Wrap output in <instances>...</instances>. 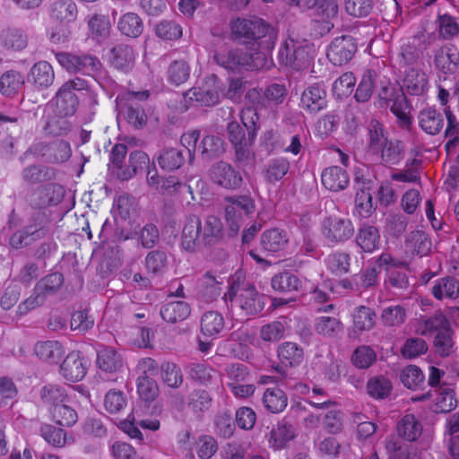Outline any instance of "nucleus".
<instances>
[{
	"mask_svg": "<svg viewBox=\"0 0 459 459\" xmlns=\"http://www.w3.org/2000/svg\"><path fill=\"white\" fill-rule=\"evenodd\" d=\"M210 57L215 65L231 73L268 69L272 65L271 58L264 51L247 53L225 43L218 45Z\"/></svg>",
	"mask_w": 459,
	"mask_h": 459,
	"instance_id": "obj_1",
	"label": "nucleus"
},
{
	"mask_svg": "<svg viewBox=\"0 0 459 459\" xmlns=\"http://www.w3.org/2000/svg\"><path fill=\"white\" fill-rule=\"evenodd\" d=\"M223 232L221 221L213 215L206 217L203 224L196 215L189 216L182 230L181 245L185 250L194 251L203 245L218 242Z\"/></svg>",
	"mask_w": 459,
	"mask_h": 459,
	"instance_id": "obj_2",
	"label": "nucleus"
},
{
	"mask_svg": "<svg viewBox=\"0 0 459 459\" xmlns=\"http://www.w3.org/2000/svg\"><path fill=\"white\" fill-rule=\"evenodd\" d=\"M230 29L237 39L257 42L259 51H264L267 55L273 48L277 38L273 27L260 18H238L231 22Z\"/></svg>",
	"mask_w": 459,
	"mask_h": 459,
	"instance_id": "obj_3",
	"label": "nucleus"
},
{
	"mask_svg": "<svg viewBox=\"0 0 459 459\" xmlns=\"http://www.w3.org/2000/svg\"><path fill=\"white\" fill-rule=\"evenodd\" d=\"M87 89V82L79 77L65 82L57 90L53 99L56 115L61 117L73 116L79 105V100L75 92Z\"/></svg>",
	"mask_w": 459,
	"mask_h": 459,
	"instance_id": "obj_4",
	"label": "nucleus"
},
{
	"mask_svg": "<svg viewBox=\"0 0 459 459\" xmlns=\"http://www.w3.org/2000/svg\"><path fill=\"white\" fill-rule=\"evenodd\" d=\"M149 91H127L117 97V105L120 114L126 121L135 128H142L147 123V115L144 109L137 102L146 100Z\"/></svg>",
	"mask_w": 459,
	"mask_h": 459,
	"instance_id": "obj_5",
	"label": "nucleus"
},
{
	"mask_svg": "<svg viewBox=\"0 0 459 459\" xmlns=\"http://www.w3.org/2000/svg\"><path fill=\"white\" fill-rule=\"evenodd\" d=\"M225 219L231 235H237L244 216L252 214L255 210L253 198L248 195L228 196L224 199Z\"/></svg>",
	"mask_w": 459,
	"mask_h": 459,
	"instance_id": "obj_6",
	"label": "nucleus"
},
{
	"mask_svg": "<svg viewBox=\"0 0 459 459\" xmlns=\"http://www.w3.org/2000/svg\"><path fill=\"white\" fill-rule=\"evenodd\" d=\"M56 58L68 73L95 75L100 72L102 67L97 56L87 53L59 52L56 54Z\"/></svg>",
	"mask_w": 459,
	"mask_h": 459,
	"instance_id": "obj_7",
	"label": "nucleus"
},
{
	"mask_svg": "<svg viewBox=\"0 0 459 459\" xmlns=\"http://www.w3.org/2000/svg\"><path fill=\"white\" fill-rule=\"evenodd\" d=\"M312 58L311 47L304 41L286 39L281 46L278 59L281 65L301 70L306 68Z\"/></svg>",
	"mask_w": 459,
	"mask_h": 459,
	"instance_id": "obj_8",
	"label": "nucleus"
},
{
	"mask_svg": "<svg viewBox=\"0 0 459 459\" xmlns=\"http://www.w3.org/2000/svg\"><path fill=\"white\" fill-rule=\"evenodd\" d=\"M322 234L328 243L340 244L353 236L354 227L348 218L329 216L323 222Z\"/></svg>",
	"mask_w": 459,
	"mask_h": 459,
	"instance_id": "obj_9",
	"label": "nucleus"
},
{
	"mask_svg": "<svg viewBox=\"0 0 459 459\" xmlns=\"http://www.w3.org/2000/svg\"><path fill=\"white\" fill-rule=\"evenodd\" d=\"M221 82L218 76H207L202 85L194 87L186 92V98L201 106L210 107L219 103Z\"/></svg>",
	"mask_w": 459,
	"mask_h": 459,
	"instance_id": "obj_10",
	"label": "nucleus"
},
{
	"mask_svg": "<svg viewBox=\"0 0 459 459\" xmlns=\"http://www.w3.org/2000/svg\"><path fill=\"white\" fill-rule=\"evenodd\" d=\"M229 299L231 307H238L245 315H255L264 309L263 296L260 295L254 285L239 289L236 293L230 292Z\"/></svg>",
	"mask_w": 459,
	"mask_h": 459,
	"instance_id": "obj_11",
	"label": "nucleus"
},
{
	"mask_svg": "<svg viewBox=\"0 0 459 459\" xmlns=\"http://www.w3.org/2000/svg\"><path fill=\"white\" fill-rule=\"evenodd\" d=\"M211 180L225 189L235 190L243 184L241 174L230 163L220 160L212 165L209 169Z\"/></svg>",
	"mask_w": 459,
	"mask_h": 459,
	"instance_id": "obj_12",
	"label": "nucleus"
},
{
	"mask_svg": "<svg viewBox=\"0 0 459 459\" xmlns=\"http://www.w3.org/2000/svg\"><path fill=\"white\" fill-rule=\"evenodd\" d=\"M357 52V42L351 36L335 38L327 48V58L334 65L349 63Z\"/></svg>",
	"mask_w": 459,
	"mask_h": 459,
	"instance_id": "obj_13",
	"label": "nucleus"
},
{
	"mask_svg": "<svg viewBox=\"0 0 459 459\" xmlns=\"http://www.w3.org/2000/svg\"><path fill=\"white\" fill-rule=\"evenodd\" d=\"M55 77L52 65L47 61H39L31 66L28 74V82L35 89L42 91L53 85Z\"/></svg>",
	"mask_w": 459,
	"mask_h": 459,
	"instance_id": "obj_14",
	"label": "nucleus"
},
{
	"mask_svg": "<svg viewBox=\"0 0 459 459\" xmlns=\"http://www.w3.org/2000/svg\"><path fill=\"white\" fill-rule=\"evenodd\" d=\"M422 52L410 41L401 45L399 51L393 56V66L403 73L405 69L416 67L421 59Z\"/></svg>",
	"mask_w": 459,
	"mask_h": 459,
	"instance_id": "obj_15",
	"label": "nucleus"
},
{
	"mask_svg": "<svg viewBox=\"0 0 459 459\" xmlns=\"http://www.w3.org/2000/svg\"><path fill=\"white\" fill-rule=\"evenodd\" d=\"M87 368L79 351L70 352L60 366L61 375L68 381L77 382L86 375Z\"/></svg>",
	"mask_w": 459,
	"mask_h": 459,
	"instance_id": "obj_16",
	"label": "nucleus"
},
{
	"mask_svg": "<svg viewBox=\"0 0 459 459\" xmlns=\"http://www.w3.org/2000/svg\"><path fill=\"white\" fill-rule=\"evenodd\" d=\"M421 421L411 413L403 416L396 424L397 437L409 443L417 441L422 435Z\"/></svg>",
	"mask_w": 459,
	"mask_h": 459,
	"instance_id": "obj_17",
	"label": "nucleus"
},
{
	"mask_svg": "<svg viewBox=\"0 0 459 459\" xmlns=\"http://www.w3.org/2000/svg\"><path fill=\"white\" fill-rule=\"evenodd\" d=\"M403 87L413 96L423 95L429 88L427 74L421 69L411 67L403 71Z\"/></svg>",
	"mask_w": 459,
	"mask_h": 459,
	"instance_id": "obj_18",
	"label": "nucleus"
},
{
	"mask_svg": "<svg viewBox=\"0 0 459 459\" xmlns=\"http://www.w3.org/2000/svg\"><path fill=\"white\" fill-rule=\"evenodd\" d=\"M449 325L446 316L441 312L437 311L431 316H422L418 319L415 325V333L421 336H432L437 334Z\"/></svg>",
	"mask_w": 459,
	"mask_h": 459,
	"instance_id": "obj_19",
	"label": "nucleus"
},
{
	"mask_svg": "<svg viewBox=\"0 0 459 459\" xmlns=\"http://www.w3.org/2000/svg\"><path fill=\"white\" fill-rule=\"evenodd\" d=\"M323 186L333 192L345 189L350 182L348 173L338 166H331L323 170L321 174Z\"/></svg>",
	"mask_w": 459,
	"mask_h": 459,
	"instance_id": "obj_20",
	"label": "nucleus"
},
{
	"mask_svg": "<svg viewBox=\"0 0 459 459\" xmlns=\"http://www.w3.org/2000/svg\"><path fill=\"white\" fill-rule=\"evenodd\" d=\"M459 52L451 46L438 48L434 55L436 68L444 74H454L458 68Z\"/></svg>",
	"mask_w": 459,
	"mask_h": 459,
	"instance_id": "obj_21",
	"label": "nucleus"
},
{
	"mask_svg": "<svg viewBox=\"0 0 459 459\" xmlns=\"http://www.w3.org/2000/svg\"><path fill=\"white\" fill-rule=\"evenodd\" d=\"M39 398L42 404L48 408V411L51 408L69 401L65 386L55 383L43 385L39 390Z\"/></svg>",
	"mask_w": 459,
	"mask_h": 459,
	"instance_id": "obj_22",
	"label": "nucleus"
},
{
	"mask_svg": "<svg viewBox=\"0 0 459 459\" xmlns=\"http://www.w3.org/2000/svg\"><path fill=\"white\" fill-rule=\"evenodd\" d=\"M135 54L127 45H117L111 49L110 64L118 71L128 73L134 65Z\"/></svg>",
	"mask_w": 459,
	"mask_h": 459,
	"instance_id": "obj_23",
	"label": "nucleus"
},
{
	"mask_svg": "<svg viewBox=\"0 0 459 459\" xmlns=\"http://www.w3.org/2000/svg\"><path fill=\"white\" fill-rule=\"evenodd\" d=\"M289 237L283 230L277 228L264 231L261 235L262 248L269 253H277L285 249Z\"/></svg>",
	"mask_w": 459,
	"mask_h": 459,
	"instance_id": "obj_24",
	"label": "nucleus"
},
{
	"mask_svg": "<svg viewBox=\"0 0 459 459\" xmlns=\"http://www.w3.org/2000/svg\"><path fill=\"white\" fill-rule=\"evenodd\" d=\"M42 438L50 446L56 448H64L67 445L73 444L74 438L62 428L51 424H44L39 429Z\"/></svg>",
	"mask_w": 459,
	"mask_h": 459,
	"instance_id": "obj_25",
	"label": "nucleus"
},
{
	"mask_svg": "<svg viewBox=\"0 0 459 459\" xmlns=\"http://www.w3.org/2000/svg\"><path fill=\"white\" fill-rule=\"evenodd\" d=\"M326 93L317 85L306 89L301 96V106L310 113H317L326 107Z\"/></svg>",
	"mask_w": 459,
	"mask_h": 459,
	"instance_id": "obj_26",
	"label": "nucleus"
},
{
	"mask_svg": "<svg viewBox=\"0 0 459 459\" xmlns=\"http://www.w3.org/2000/svg\"><path fill=\"white\" fill-rule=\"evenodd\" d=\"M221 285L222 281L208 272L197 281L198 295L206 302L213 301L221 295Z\"/></svg>",
	"mask_w": 459,
	"mask_h": 459,
	"instance_id": "obj_27",
	"label": "nucleus"
},
{
	"mask_svg": "<svg viewBox=\"0 0 459 459\" xmlns=\"http://www.w3.org/2000/svg\"><path fill=\"white\" fill-rule=\"evenodd\" d=\"M278 358L286 367H298L304 360V351L296 342H285L278 347Z\"/></svg>",
	"mask_w": 459,
	"mask_h": 459,
	"instance_id": "obj_28",
	"label": "nucleus"
},
{
	"mask_svg": "<svg viewBox=\"0 0 459 459\" xmlns=\"http://www.w3.org/2000/svg\"><path fill=\"white\" fill-rule=\"evenodd\" d=\"M35 354L48 363H57L65 354L62 344L54 340L38 342L34 347Z\"/></svg>",
	"mask_w": 459,
	"mask_h": 459,
	"instance_id": "obj_29",
	"label": "nucleus"
},
{
	"mask_svg": "<svg viewBox=\"0 0 459 459\" xmlns=\"http://www.w3.org/2000/svg\"><path fill=\"white\" fill-rule=\"evenodd\" d=\"M48 412L51 420L63 428H72L79 419L76 410L68 405L67 403H62L51 408Z\"/></svg>",
	"mask_w": 459,
	"mask_h": 459,
	"instance_id": "obj_30",
	"label": "nucleus"
},
{
	"mask_svg": "<svg viewBox=\"0 0 459 459\" xmlns=\"http://www.w3.org/2000/svg\"><path fill=\"white\" fill-rule=\"evenodd\" d=\"M373 155H377L384 165H397L403 158V143L398 140H389Z\"/></svg>",
	"mask_w": 459,
	"mask_h": 459,
	"instance_id": "obj_31",
	"label": "nucleus"
},
{
	"mask_svg": "<svg viewBox=\"0 0 459 459\" xmlns=\"http://www.w3.org/2000/svg\"><path fill=\"white\" fill-rule=\"evenodd\" d=\"M160 313L163 320L175 324L186 319L191 313V308L185 301H173L163 305Z\"/></svg>",
	"mask_w": 459,
	"mask_h": 459,
	"instance_id": "obj_32",
	"label": "nucleus"
},
{
	"mask_svg": "<svg viewBox=\"0 0 459 459\" xmlns=\"http://www.w3.org/2000/svg\"><path fill=\"white\" fill-rule=\"evenodd\" d=\"M420 127L427 134L435 135L444 126L443 116L434 108L421 110L418 117Z\"/></svg>",
	"mask_w": 459,
	"mask_h": 459,
	"instance_id": "obj_33",
	"label": "nucleus"
},
{
	"mask_svg": "<svg viewBox=\"0 0 459 459\" xmlns=\"http://www.w3.org/2000/svg\"><path fill=\"white\" fill-rule=\"evenodd\" d=\"M294 427L282 420L271 430L269 443L274 449H281L286 444L295 437Z\"/></svg>",
	"mask_w": 459,
	"mask_h": 459,
	"instance_id": "obj_34",
	"label": "nucleus"
},
{
	"mask_svg": "<svg viewBox=\"0 0 459 459\" xmlns=\"http://www.w3.org/2000/svg\"><path fill=\"white\" fill-rule=\"evenodd\" d=\"M356 243L364 252H373L377 249L380 245V234L378 230L372 225H363L358 231Z\"/></svg>",
	"mask_w": 459,
	"mask_h": 459,
	"instance_id": "obj_35",
	"label": "nucleus"
},
{
	"mask_svg": "<svg viewBox=\"0 0 459 459\" xmlns=\"http://www.w3.org/2000/svg\"><path fill=\"white\" fill-rule=\"evenodd\" d=\"M385 448L388 459H411L415 453L411 445L403 442L394 435L386 437Z\"/></svg>",
	"mask_w": 459,
	"mask_h": 459,
	"instance_id": "obj_36",
	"label": "nucleus"
},
{
	"mask_svg": "<svg viewBox=\"0 0 459 459\" xmlns=\"http://www.w3.org/2000/svg\"><path fill=\"white\" fill-rule=\"evenodd\" d=\"M432 294L437 299H455L459 297V281L455 277H444L437 280L432 287Z\"/></svg>",
	"mask_w": 459,
	"mask_h": 459,
	"instance_id": "obj_37",
	"label": "nucleus"
},
{
	"mask_svg": "<svg viewBox=\"0 0 459 459\" xmlns=\"http://www.w3.org/2000/svg\"><path fill=\"white\" fill-rule=\"evenodd\" d=\"M77 6L72 0H57L51 5V17L60 23L68 24L77 17Z\"/></svg>",
	"mask_w": 459,
	"mask_h": 459,
	"instance_id": "obj_38",
	"label": "nucleus"
},
{
	"mask_svg": "<svg viewBox=\"0 0 459 459\" xmlns=\"http://www.w3.org/2000/svg\"><path fill=\"white\" fill-rule=\"evenodd\" d=\"M431 241L421 230L411 231L406 238L405 247L413 255H427L431 249Z\"/></svg>",
	"mask_w": 459,
	"mask_h": 459,
	"instance_id": "obj_39",
	"label": "nucleus"
},
{
	"mask_svg": "<svg viewBox=\"0 0 459 459\" xmlns=\"http://www.w3.org/2000/svg\"><path fill=\"white\" fill-rule=\"evenodd\" d=\"M129 165L125 169L117 172V177L122 180L133 178L138 171L143 170L150 163L149 156L142 151L132 152L129 155Z\"/></svg>",
	"mask_w": 459,
	"mask_h": 459,
	"instance_id": "obj_40",
	"label": "nucleus"
},
{
	"mask_svg": "<svg viewBox=\"0 0 459 459\" xmlns=\"http://www.w3.org/2000/svg\"><path fill=\"white\" fill-rule=\"evenodd\" d=\"M98 367L106 372H116L123 366L120 355L111 347H105L98 351Z\"/></svg>",
	"mask_w": 459,
	"mask_h": 459,
	"instance_id": "obj_41",
	"label": "nucleus"
},
{
	"mask_svg": "<svg viewBox=\"0 0 459 459\" xmlns=\"http://www.w3.org/2000/svg\"><path fill=\"white\" fill-rule=\"evenodd\" d=\"M368 148L372 154L378 152L389 141L383 125L376 119H372L368 123Z\"/></svg>",
	"mask_w": 459,
	"mask_h": 459,
	"instance_id": "obj_42",
	"label": "nucleus"
},
{
	"mask_svg": "<svg viewBox=\"0 0 459 459\" xmlns=\"http://www.w3.org/2000/svg\"><path fill=\"white\" fill-rule=\"evenodd\" d=\"M200 327L204 336H216L224 328V318L219 312H205L201 317Z\"/></svg>",
	"mask_w": 459,
	"mask_h": 459,
	"instance_id": "obj_43",
	"label": "nucleus"
},
{
	"mask_svg": "<svg viewBox=\"0 0 459 459\" xmlns=\"http://www.w3.org/2000/svg\"><path fill=\"white\" fill-rule=\"evenodd\" d=\"M185 162L183 152L178 148H164L159 157V166L167 171L178 169Z\"/></svg>",
	"mask_w": 459,
	"mask_h": 459,
	"instance_id": "obj_44",
	"label": "nucleus"
},
{
	"mask_svg": "<svg viewBox=\"0 0 459 459\" xmlns=\"http://www.w3.org/2000/svg\"><path fill=\"white\" fill-rule=\"evenodd\" d=\"M23 83L24 78L20 72L6 71L0 76V92L4 96H13L18 92Z\"/></svg>",
	"mask_w": 459,
	"mask_h": 459,
	"instance_id": "obj_45",
	"label": "nucleus"
},
{
	"mask_svg": "<svg viewBox=\"0 0 459 459\" xmlns=\"http://www.w3.org/2000/svg\"><path fill=\"white\" fill-rule=\"evenodd\" d=\"M199 150L204 159H213L224 153L225 143L220 136L208 134L201 141Z\"/></svg>",
	"mask_w": 459,
	"mask_h": 459,
	"instance_id": "obj_46",
	"label": "nucleus"
},
{
	"mask_svg": "<svg viewBox=\"0 0 459 459\" xmlns=\"http://www.w3.org/2000/svg\"><path fill=\"white\" fill-rule=\"evenodd\" d=\"M45 233L42 227L36 228L30 225L22 230L15 232L10 238V245L14 248H21L22 246L29 245L32 240L43 238Z\"/></svg>",
	"mask_w": 459,
	"mask_h": 459,
	"instance_id": "obj_47",
	"label": "nucleus"
},
{
	"mask_svg": "<svg viewBox=\"0 0 459 459\" xmlns=\"http://www.w3.org/2000/svg\"><path fill=\"white\" fill-rule=\"evenodd\" d=\"M263 403L269 411L279 413L286 408L288 399L282 390L279 388H268L264 394Z\"/></svg>",
	"mask_w": 459,
	"mask_h": 459,
	"instance_id": "obj_48",
	"label": "nucleus"
},
{
	"mask_svg": "<svg viewBox=\"0 0 459 459\" xmlns=\"http://www.w3.org/2000/svg\"><path fill=\"white\" fill-rule=\"evenodd\" d=\"M352 317L354 328L358 332L369 331L376 324V313L368 307L359 306L356 307Z\"/></svg>",
	"mask_w": 459,
	"mask_h": 459,
	"instance_id": "obj_49",
	"label": "nucleus"
},
{
	"mask_svg": "<svg viewBox=\"0 0 459 459\" xmlns=\"http://www.w3.org/2000/svg\"><path fill=\"white\" fill-rule=\"evenodd\" d=\"M272 287L278 291H298L301 289L302 282L299 277L290 272H283L272 278Z\"/></svg>",
	"mask_w": 459,
	"mask_h": 459,
	"instance_id": "obj_50",
	"label": "nucleus"
},
{
	"mask_svg": "<svg viewBox=\"0 0 459 459\" xmlns=\"http://www.w3.org/2000/svg\"><path fill=\"white\" fill-rule=\"evenodd\" d=\"M187 368L189 377L202 385H210L217 378V371L205 363H191Z\"/></svg>",
	"mask_w": 459,
	"mask_h": 459,
	"instance_id": "obj_51",
	"label": "nucleus"
},
{
	"mask_svg": "<svg viewBox=\"0 0 459 459\" xmlns=\"http://www.w3.org/2000/svg\"><path fill=\"white\" fill-rule=\"evenodd\" d=\"M393 389L391 381L384 376H376L367 383L368 394L375 399H385L389 396Z\"/></svg>",
	"mask_w": 459,
	"mask_h": 459,
	"instance_id": "obj_52",
	"label": "nucleus"
},
{
	"mask_svg": "<svg viewBox=\"0 0 459 459\" xmlns=\"http://www.w3.org/2000/svg\"><path fill=\"white\" fill-rule=\"evenodd\" d=\"M118 29L124 35L137 38L143 32V24L142 19L136 13H127L120 18Z\"/></svg>",
	"mask_w": 459,
	"mask_h": 459,
	"instance_id": "obj_53",
	"label": "nucleus"
},
{
	"mask_svg": "<svg viewBox=\"0 0 459 459\" xmlns=\"http://www.w3.org/2000/svg\"><path fill=\"white\" fill-rule=\"evenodd\" d=\"M377 78V73L373 70H367L361 76L355 92V99L359 102H367L370 100Z\"/></svg>",
	"mask_w": 459,
	"mask_h": 459,
	"instance_id": "obj_54",
	"label": "nucleus"
},
{
	"mask_svg": "<svg viewBox=\"0 0 459 459\" xmlns=\"http://www.w3.org/2000/svg\"><path fill=\"white\" fill-rule=\"evenodd\" d=\"M352 364L359 369H367L377 361L376 351L368 345H360L351 354Z\"/></svg>",
	"mask_w": 459,
	"mask_h": 459,
	"instance_id": "obj_55",
	"label": "nucleus"
},
{
	"mask_svg": "<svg viewBox=\"0 0 459 459\" xmlns=\"http://www.w3.org/2000/svg\"><path fill=\"white\" fill-rule=\"evenodd\" d=\"M287 90L284 85L273 83L266 87L261 96V104L264 107H275L285 100Z\"/></svg>",
	"mask_w": 459,
	"mask_h": 459,
	"instance_id": "obj_56",
	"label": "nucleus"
},
{
	"mask_svg": "<svg viewBox=\"0 0 459 459\" xmlns=\"http://www.w3.org/2000/svg\"><path fill=\"white\" fill-rule=\"evenodd\" d=\"M190 66L185 60H175L168 68V80L178 86L185 83L190 76Z\"/></svg>",
	"mask_w": 459,
	"mask_h": 459,
	"instance_id": "obj_57",
	"label": "nucleus"
},
{
	"mask_svg": "<svg viewBox=\"0 0 459 459\" xmlns=\"http://www.w3.org/2000/svg\"><path fill=\"white\" fill-rule=\"evenodd\" d=\"M457 401L455 392L448 387L440 389L435 399L433 411L437 413H446L454 410Z\"/></svg>",
	"mask_w": 459,
	"mask_h": 459,
	"instance_id": "obj_58",
	"label": "nucleus"
},
{
	"mask_svg": "<svg viewBox=\"0 0 459 459\" xmlns=\"http://www.w3.org/2000/svg\"><path fill=\"white\" fill-rule=\"evenodd\" d=\"M351 257L343 252H334L330 254L325 259V264L335 275L347 273L350 269Z\"/></svg>",
	"mask_w": 459,
	"mask_h": 459,
	"instance_id": "obj_59",
	"label": "nucleus"
},
{
	"mask_svg": "<svg viewBox=\"0 0 459 459\" xmlns=\"http://www.w3.org/2000/svg\"><path fill=\"white\" fill-rule=\"evenodd\" d=\"M405 319L406 311L400 305L387 307L381 314V321L387 327H398L405 322Z\"/></svg>",
	"mask_w": 459,
	"mask_h": 459,
	"instance_id": "obj_60",
	"label": "nucleus"
},
{
	"mask_svg": "<svg viewBox=\"0 0 459 459\" xmlns=\"http://www.w3.org/2000/svg\"><path fill=\"white\" fill-rule=\"evenodd\" d=\"M1 40L4 47L14 50H22L28 43L27 36L18 29H7L2 31Z\"/></svg>",
	"mask_w": 459,
	"mask_h": 459,
	"instance_id": "obj_61",
	"label": "nucleus"
},
{
	"mask_svg": "<svg viewBox=\"0 0 459 459\" xmlns=\"http://www.w3.org/2000/svg\"><path fill=\"white\" fill-rule=\"evenodd\" d=\"M290 162L285 158L272 160L265 169V178L270 183L281 180L289 171Z\"/></svg>",
	"mask_w": 459,
	"mask_h": 459,
	"instance_id": "obj_62",
	"label": "nucleus"
},
{
	"mask_svg": "<svg viewBox=\"0 0 459 459\" xmlns=\"http://www.w3.org/2000/svg\"><path fill=\"white\" fill-rule=\"evenodd\" d=\"M63 275L59 273H55L41 279L35 288L46 299L48 296L56 293L63 285Z\"/></svg>",
	"mask_w": 459,
	"mask_h": 459,
	"instance_id": "obj_63",
	"label": "nucleus"
},
{
	"mask_svg": "<svg viewBox=\"0 0 459 459\" xmlns=\"http://www.w3.org/2000/svg\"><path fill=\"white\" fill-rule=\"evenodd\" d=\"M316 333L325 337H334L342 331V323L336 317L320 316L315 324Z\"/></svg>",
	"mask_w": 459,
	"mask_h": 459,
	"instance_id": "obj_64",
	"label": "nucleus"
}]
</instances>
